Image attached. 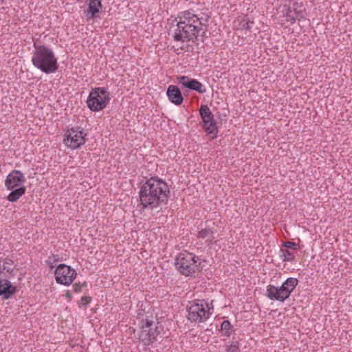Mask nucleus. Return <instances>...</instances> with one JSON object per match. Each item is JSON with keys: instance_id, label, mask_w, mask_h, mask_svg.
Returning <instances> with one entry per match:
<instances>
[{"instance_id": "1a4fd4ad", "label": "nucleus", "mask_w": 352, "mask_h": 352, "mask_svg": "<svg viewBox=\"0 0 352 352\" xmlns=\"http://www.w3.org/2000/svg\"><path fill=\"white\" fill-rule=\"evenodd\" d=\"M199 114L202 119L204 129L207 133L213 135L212 138H215L218 133L217 121L208 106L201 104Z\"/></svg>"}, {"instance_id": "393cba45", "label": "nucleus", "mask_w": 352, "mask_h": 352, "mask_svg": "<svg viewBox=\"0 0 352 352\" xmlns=\"http://www.w3.org/2000/svg\"><path fill=\"white\" fill-rule=\"evenodd\" d=\"M283 246H284L286 248L293 249L295 250H296L298 249L297 248L298 245L296 243L292 242V241L284 242L283 244Z\"/></svg>"}, {"instance_id": "20e7f679", "label": "nucleus", "mask_w": 352, "mask_h": 352, "mask_svg": "<svg viewBox=\"0 0 352 352\" xmlns=\"http://www.w3.org/2000/svg\"><path fill=\"white\" fill-rule=\"evenodd\" d=\"M213 309L212 301L208 303L205 300H195L188 305L187 318L191 322H204L212 314Z\"/></svg>"}, {"instance_id": "0eeeda50", "label": "nucleus", "mask_w": 352, "mask_h": 352, "mask_svg": "<svg viewBox=\"0 0 352 352\" xmlns=\"http://www.w3.org/2000/svg\"><path fill=\"white\" fill-rule=\"evenodd\" d=\"M109 100V94L107 90L104 87H97L90 91L87 104L92 111H99L107 107Z\"/></svg>"}, {"instance_id": "f03ea898", "label": "nucleus", "mask_w": 352, "mask_h": 352, "mask_svg": "<svg viewBox=\"0 0 352 352\" xmlns=\"http://www.w3.org/2000/svg\"><path fill=\"white\" fill-rule=\"evenodd\" d=\"M170 192L169 186L164 180L151 177L140 188L138 208L140 211L157 209L167 203Z\"/></svg>"}, {"instance_id": "c85d7f7f", "label": "nucleus", "mask_w": 352, "mask_h": 352, "mask_svg": "<svg viewBox=\"0 0 352 352\" xmlns=\"http://www.w3.org/2000/svg\"><path fill=\"white\" fill-rule=\"evenodd\" d=\"M66 297L68 298H72V294L69 292H67L66 294Z\"/></svg>"}, {"instance_id": "f257e3e1", "label": "nucleus", "mask_w": 352, "mask_h": 352, "mask_svg": "<svg viewBox=\"0 0 352 352\" xmlns=\"http://www.w3.org/2000/svg\"><path fill=\"white\" fill-rule=\"evenodd\" d=\"M208 19L209 16L202 12L196 14L189 10L181 12L175 19V27L171 30L174 41L194 42L200 34H204L207 31Z\"/></svg>"}, {"instance_id": "6e6552de", "label": "nucleus", "mask_w": 352, "mask_h": 352, "mask_svg": "<svg viewBox=\"0 0 352 352\" xmlns=\"http://www.w3.org/2000/svg\"><path fill=\"white\" fill-rule=\"evenodd\" d=\"M87 133L80 126L69 129L65 134L63 143L72 149H76L83 145L86 142Z\"/></svg>"}, {"instance_id": "6ab92c4d", "label": "nucleus", "mask_w": 352, "mask_h": 352, "mask_svg": "<svg viewBox=\"0 0 352 352\" xmlns=\"http://www.w3.org/2000/svg\"><path fill=\"white\" fill-rule=\"evenodd\" d=\"M298 3H294L292 7H289L285 14L286 21L291 24H294L296 20L299 17H302L300 11H296Z\"/></svg>"}, {"instance_id": "39448f33", "label": "nucleus", "mask_w": 352, "mask_h": 352, "mask_svg": "<svg viewBox=\"0 0 352 352\" xmlns=\"http://www.w3.org/2000/svg\"><path fill=\"white\" fill-rule=\"evenodd\" d=\"M157 319L152 315L146 316L141 321L138 340L144 346L152 344L160 334Z\"/></svg>"}, {"instance_id": "f8f14e48", "label": "nucleus", "mask_w": 352, "mask_h": 352, "mask_svg": "<svg viewBox=\"0 0 352 352\" xmlns=\"http://www.w3.org/2000/svg\"><path fill=\"white\" fill-rule=\"evenodd\" d=\"M179 83L184 87L190 90H194L200 94H204L206 91V87L195 79L190 78L186 76H182L178 78Z\"/></svg>"}, {"instance_id": "9d476101", "label": "nucleus", "mask_w": 352, "mask_h": 352, "mask_svg": "<svg viewBox=\"0 0 352 352\" xmlns=\"http://www.w3.org/2000/svg\"><path fill=\"white\" fill-rule=\"evenodd\" d=\"M56 281L61 285H70L77 276L76 270L65 264H60L54 272Z\"/></svg>"}, {"instance_id": "ddd939ff", "label": "nucleus", "mask_w": 352, "mask_h": 352, "mask_svg": "<svg viewBox=\"0 0 352 352\" xmlns=\"http://www.w3.org/2000/svg\"><path fill=\"white\" fill-rule=\"evenodd\" d=\"M265 296L271 300H276L283 302L287 298V295L282 293L280 287H278L270 285L266 287Z\"/></svg>"}, {"instance_id": "2eb2a0df", "label": "nucleus", "mask_w": 352, "mask_h": 352, "mask_svg": "<svg viewBox=\"0 0 352 352\" xmlns=\"http://www.w3.org/2000/svg\"><path fill=\"white\" fill-rule=\"evenodd\" d=\"M16 292V287L13 286L11 283L6 279H0V296L8 299L11 297Z\"/></svg>"}, {"instance_id": "a878e982", "label": "nucleus", "mask_w": 352, "mask_h": 352, "mask_svg": "<svg viewBox=\"0 0 352 352\" xmlns=\"http://www.w3.org/2000/svg\"><path fill=\"white\" fill-rule=\"evenodd\" d=\"M91 300V298L89 296H82L80 299L79 307L86 306L88 305Z\"/></svg>"}, {"instance_id": "7ed1b4c3", "label": "nucleus", "mask_w": 352, "mask_h": 352, "mask_svg": "<svg viewBox=\"0 0 352 352\" xmlns=\"http://www.w3.org/2000/svg\"><path fill=\"white\" fill-rule=\"evenodd\" d=\"M34 51L32 56V65L45 74H52L57 71L58 59L54 51L43 45L34 44Z\"/></svg>"}, {"instance_id": "9b49d317", "label": "nucleus", "mask_w": 352, "mask_h": 352, "mask_svg": "<svg viewBox=\"0 0 352 352\" xmlns=\"http://www.w3.org/2000/svg\"><path fill=\"white\" fill-rule=\"evenodd\" d=\"M25 182L24 174L19 170H12L6 177L5 186L8 190L22 187L21 185Z\"/></svg>"}, {"instance_id": "423d86ee", "label": "nucleus", "mask_w": 352, "mask_h": 352, "mask_svg": "<svg viewBox=\"0 0 352 352\" xmlns=\"http://www.w3.org/2000/svg\"><path fill=\"white\" fill-rule=\"evenodd\" d=\"M199 261V257L194 254L182 251L175 258V268L184 276H192L199 270L197 265Z\"/></svg>"}, {"instance_id": "4be33fe9", "label": "nucleus", "mask_w": 352, "mask_h": 352, "mask_svg": "<svg viewBox=\"0 0 352 352\" xmlns=\"http://www.w3.org/2000/svg\"><path fill=\"white\" fill-rule=\"evenodd\" d=\"M232 325L229 320H223L221 324V330L223 332V334L227 337L230 336L232 333Z\"/></svg>"}, {"instance_id": "5701e85b", "label": "nucleus", "mask_w": 352, "mask_h": 352, "mask_svg": "<svg viewBox=\"0 0 352 352\" xmlns=\"http://www.w3.org/2000/svg\"><path fill=\"white\" fill-rule=\"evenodd\" d=\"M12 260H7V261H5L2 265L0 264V274L3 272L1 271V270L3 271H6V272H12L13 269L12 267Z\"/></svg>"}, {"instance_id": "cd10ccee", "label": "nucleus", "mask_w": 352, "mask_h": 352, "mask_svg": "<svg viewBox=\"0 0 352 352\" xmlns=\"http://www.w3.org/2000/svg\"><path fill=\"white\" fill-rule=\"evenodd\" d=\"M73 289L75 292H79L81 290V285L80 283H75L73 285Z\"/></svg>"}, {"instance_id": "412c9836", "label": "nucleus", "mask_w": 352, "mask_h": 352, "mask_svg": "<svg viewBox=\"0 0 352 352\" xmlns=\"http://www.w3.org/2000/svg\"><path fill=\"white\" fill-rule=\"evenodd\" d=\"M280 257L285 262H292L295 260V255L288 250L280 249Z\"/></svg>"}, {"instance_id": "c756f323", "label": "nucleus", "mask_w": 352, "mask_h": 352, "mask_svg": "<svg viewBox=\"0 0 352 352\" xmlns=\"http://www.w3.org/2000/svg\"><path fill=\"white\" fill-rule=\"evenodd\" d=\"M47 265L49 266V267H50L51 270H52V269L54 267V266L53 265V263L50 264V265Z\"/></svg>"}, {"instance_id": "a211bd4d", "label": "nucleus", "mask_w": 352, "mask_h": 352, "mask_svg": "<svg viewBox=\"0 0 352 352\" xmlns=\"http://www.w3.org/2000/svg\"><path fill=\"white\" fill-rule=\"evenodd\" d=\"M215 232L213 228H203L199 232L197 237L199 239H206V243L208 244H213L215 243V236H214Z\"/></svg>"}, {"instance_id": "f3484780", "label": "nucleus", "mask_w": 352, "mask_h": 352, "mask_svg": "<svg viewBox=\"0 0 352 352\" xmlns=\"http://www.w3.org/2000/svg\"><path fill=\"white\" fill-rule=\"evenodd\" d=\"M298 283V280L296 278H287L280 286L282 293H284L285 295H287V297L289 298L291 293L297 286Z\"/></svg>"}, {"instance_id": "bb28decb", "label": "nucleus", "mask_w": 352, "mask_h": 352, "mask_svg": "<svg viewBox=\"0 0 352 352\" xmlns=\"http://www.w3.org/2000/svg\"><path fill=\"white\" fill-rule=\"evenodd\" d=\"M59 260L58 255H52L48 257V259L46 261V263L47 265L52 264L56 261H58Z\"/></svg>"}, {"instance_id": "4468645a", "label": "nucleus", "mask_w": 352, "mask_h": 352, "mask_svg": "<svg viewBox=\"0 0 352 352\" xmlns=\"http://www.w3.org/2000/svg\"><path fill=\"white\" fill-rule=\"evenodd\" d=\"M166 95L169 100L176 105H180L183 102L184 98L182 96L181 91L175 85H171L168 86L166 91Z\"/></svg>"}, {"instance_id": "aec40b11", "label": "nucleus", "mask_w": 352, "mask_h": 352, "mask_svg": "<svg viewBox=\"0 0 352 352\" xmlns=\"http://www.w3.org/2000/svg\"><path fill=\"white\" fill-rule=\"evenodd\" d=\"M12 191L7 197V199L10 202L16 201L22 195L25 193L26 188L25 186L16 188L11 190Z\"/></svg>"}, {"instance_id": "dca6fc26", "label": "nucleus", "mask_w": 352, "mask_h": 352, "mask_svg": "<svg viewBox=\"0 0 352 352\" xmlns=\"http://www.w3.org/2000/svg\"><path fill=\"white\" fill-rule=\"evenodd\" d=\"M102 6L101 0H89L88 8L85 11L86 16L89 19L96 18Z\"/></svg>"}, {"instance_id": "b1692460", "label": "nucleus", "mask_w": 352, "mask_h": 352, "mask_svg": "<svg viewBox=\"0 0 352 352\" xmlns=\"http://www.w3.org/2000/svg\"><path fill=\"white\" fill-rule=\"evenodd\" d=\"M239 343L238 341H232V343L226 346V352H239Z\"/></svg>"}]
</instances>
